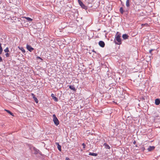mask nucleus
Listing matches in <instances>:
<instances>
[{
	"mask_svg": "<svg viewBox=\"0 0 160 160\" xmlns=\"http://www.w3.org/2000/svg\"><path fill=\"white\" fill-rule=\"evenodd\" d=\"M120 34L117 32L115 35V38L114 40V42L116 44L120 45L122 44V41L120 38Z\"/></svg>",
	"mask_w": 160,
	"mask_h": 160,
	"instance_id": "obj_1",
	"label": "nucleus"
},
{
	"mask_svg": "<svg viewBox=\"0 0 160 160\" xmlns=\"http://www.w3.org/2000/svg\"><path fill=\"white\" fill-rule=\"evenodd\" d=\"M53 121L55 125L58 126L59 124V121L55 114L53 115Z\"/></svg>",
	"mask_w": 160,
	"mask_h": 160,
	"instance_id": "obj_2",
	"label": "nucleus"
},
{
	"mask_svg": "<svg viewBox=\"0 0 160 160\" xmlns=\"http://www.w3.org/2000/svg\"><path fill=\"white\" fill-rule=\"evenodd\" d=\"M78 1L79 4L82 8L84 9H87V7L85 6L83 4L82 2L81 1V0H78Z\"/></svg>",
	"mask_w": 160,
	"mask_h": 160,
	"instance_id": "obj_3",
	"label": "nucleus"
},
{
	"mask_svg": "<svg viewBox=\"0 0 160 160\" xmlns=\"http://www.w3.org/2000/svg\"><path fill=\"white\" fill-rule=\"evenodd\" d=\"M26 48L30 52H32L34 50V48H33L28 44L27 45Z\"/></svg>",
	"mask_w": 160,
	"mask_h": 160,
	"instance_id": "obj_4",
	"label": "nucleus"
},
{
	"mask_svg": "<svg viewBox=\"0 0 160 160\" xmlns=\"http://www.w3.org/2000/svg\"><path fill=\"white\" fill-rule=\"evenodd\" d=\"M98 44L102 48L104 47L105 46L104 42L102 41H100L98 43Z\"/></svg>",
	"mask_w": 160,
	"mask_h": 160,
	"instance_id": "obj_5",
	"label": "nucleus"
},
{
	"mask_svg": "<svg viewBox=\"0 0 160 160\" xmlns=\"http://www.w3.org/2000/svg\"><path fill=\"white\" fill-rule=\"evenodd\" d=\"M33 149L34 152V153L35 154H37L39 153V150L35 148V147H33Z\"/></svg>",
	"mask_w": 160,
	"mask_h": 160,
	"instance_id": "obj_6",
	"label": "nucleus"
},
{
	"mask_svg": "<svg viewBox=\"0 0 160 160\" xmlns=\"http://www.w3.org/2000/svg\"><path fill=\"white\" fill-rule=\"evenodd\" d=\"M51 96L53 99L56 102H57L58 101V98L57 97H55L54 95L53 94H52Z\"/></svg>",
	"mask_w": 160,
	"mask_h": 160,
	"instance_id": "obj_7",
	"label": "nucleus"
},
{
	"mask_svg": "<svg viewBox=\"0 0 160 160\" xmlns=\"http://www.w3.org/2000/svg\"><path fill=\"white\" fill-rule=\"evenodd\" d=\"M32 98H33L35 101L36 102V103H38V100L37 99V98L35 97V95L33 93H32Z\"/></svg>",
	"mask_w": 160,
	"mask_h": 160,
	"instance_id": "obj_8",
	"label": "nucleus"
},
{
	"mask_svg": "<svg viewBox=\"0 0 160 160\" xmlns=\"http://www.w3.org/2000/svg\"><path fill=\"white\" fill-rule=\"evenodd\" d=\"M122 37L124 39H126L128 38L129 36L127 34H125L122 35Z\"/></svg>",
	"mask_w": 160,
	"mask_h": 160,
	"instance_id": "obj_9",
	"label": "nucleus"
},
{
	"mask_svg": "<svg viewBox=\"0 0 160 160\" xmlns=\"http://www.w3.org/2000/svg\"><path fill=\"white\" fill-rule=\"evenodd\" d=\"M155 148V147L153 146H149V148H148V150L149 151H151L154 149Z\"/></svg>",
	"mask_w": 160,
	"mask_h": 160,
	"instance_id": "obj_10",
	"label": "nucleus"
},
{
	"mask_svg": "<svg viewBox=\"0 0 160 160\" xmlns=\"http://www.w3.org/2000/svg\"><path fill=\"white\" fill-rule=\"evenodd\" d=\"M103 145L104 146L105 148L106 149H110V147L106 143H104L103 144Z\"/></svg>",
	"mask_w": 160,
	"mask_h": 160,
	"instance_id": "obj_11",
	"label": "nucleus"
},
{
	"mask_svg": "<svg viewBox=\"0 0 160 160\" xmlns=\"http://www.w3.org/2000/svg\"><path fill=\"white\" fill-rule=\"evenodd\" d=\"M69 88L70 89L73 90V91H76V89L74 86L70 85L69 86Z\"/></svg>",
	"mask_w": 160,
	"mask_h": 160,
	"instance_id": "obj_12",
	"label": "nucleus"
},
{
	"mask_svg": "<svg viewBox=\"0 0 160 160\" xmlns=\"http://www.w3.org/2000/svg\"><path fill=\"white\" fill-rule=\"evenodd\" d=\"M160 103V100L159 99H156L155 100V104L156 105H159Z\"/></svg>",
	"mask_w": 160,
	"mask_h": 160,
	"instance_id": "obj_13",
	"label": "nucleus"
},
{
	"mask_svg": "<svg viewBox=\"0 0 160 160\" xmlns=\"http://www.w3.org/2000/svg\"><path fill=\"white\" fill-rule=\"evenodd\" d=\"M4 110L6 111L8 113L10 114L12 116H14L13 114L9 110L6 109H5Z\"/></svg>",
	"mask_w": 160,
	"mask_h": 160,
	"instance_id": "obj_14",
	"label": "nucleus"
},
{
	"mask_svg": "<svg viewBox=\"0 0 160 160\" xmlns=\"http://www.w3.org/2000/svg\"><path fill=\"white\" fill-rule=\"evenodd\" d=\"M98 154L97 153H92V152H90L89 153V155L94 156H96Z\"/></svg>",
	"mask_w": 160,
	"mask_h": 160,
	"instance_id": "obj_15",
	"label": "nucleus"
},
{
	"mask_svg": "<svg viewBox=\"0 0 160 160\" xmlns=\"http://www.w3.org/2000/svg\"><path fill=\"white\" fill-rule=\"evenodd\" d=\"M126 5L128 7L129 6V0H127Z\"/></svg>",
	"mask_w": 160,
	"mask_h": 160,
	"instance_id": "obj_16",
	"label": "nucleus"
},
{
	"mask_svg": "<svg viewBox=\"0 0 160 160\" xmlns=\"http://www.w3.org/2000/svg\"><path fill=\"white\" fill-rule=\"evenodd\" d=\"M25 18L28 21H31L32 19L29 17H25Z\"/></svg>",
	"mask_w": 160,
	"mask_h": 160,
	"instance_id": "obj_17",
	"label": "nucleus"
},
{
	"mask_svg": "<svg viewBox=\"0 0 160 160\" xmlns=\"http://www.w3.org/2000/svg\"><path fill=\"white\" fill-rule=\"evenodd\" d=\"M2 52V49L1 46V44L0 43V54H1Z\"/></svg>",
	"mask_w": 160,
	"mask_h": 160,
	"instance_id": "obj_18",
	"label": "nucleus"
},
{
	"mask_svg": "<svg viewBox=\"0 0 160 160\" xmlns=\"http://www.w3.org/2000/svg\"><path fill=\"white\" fill-rule=\"evenodd\" d=\"M120 12L122 14L123 13V11L122 7H121L120 8Z\"/></svg>",
	"mask_w": 160,
	"mask_h": 160,
	"instance_id": "obj_19",
	"label": "nucleus"
},
{
	"mask_svg": "<svg viewBox=\"0 0 160 160\" xmlns=\"http://www.w3.org/2000/svg\"><path fill=\"white\" fill-rule=\"evenodd\" d=\"M58 148L59 151H61V146L60 145H58L57 146Z\"/></svg>",
	"mask_w": 160,
	"mask_h": 160,
	"instance_id": "obj_20",
	"label": "nucleus"
},
{
	"mask_svg": "<svg viewBox=\"0 0 160 160\" xmlns=\"http://www.w3.org/2000/svg\"><path fill=\"white\" fill-rule=\"evenodd\" d=\"M4 51L5 52H8L9 51L8 50V48H7L5 49L4 50Z\"/></svg>",
	"mask_w": 160,
	"mask_h": 160,
	"instance_id": "obj_21",
	"label": "nucleus"
},
{
	"mask_svg": "<svg viewBox=\"0 0 160 160\" xmlns=\"http://www.w3.org/2000/svg\"><path fill=\"white\" fill-rule=\"evenodd\" d=\"M21 50L23 52H25V51L23 48H21Z\"/></svg>",
	"mask_w": 160,
	"mask_h": 160,
	"instance_id": "obj_22",
	"label": "nucleus"
},
{
	"mask_svg": "<svg viewBox=\"0 0 160 160\" xmlns=\"http://www.w3.org/2000/svg\"><path fill=\"white\" fill-rule=\"evenodd\" d=\"M5 55L6 57H8L9 56V54L8 53H7L5 54Z\"/></svg>",
	"mask_w": 160,
	"mask_h": 160,
	"instance_id": "obj_23",
	"label": "nucleus"
},
{
	"mask_svg": "<svg viewBox=\"0 0 160 160\" xmlns=\"http://www.w3.org/2000/svg\"><path fill=\"white\" fill-rule=\"evenodd\" d=\"M82 145L83 146V148H85V146H86L85 144L84 143H83L82 144Z\"/></svg>",
	"mask_w": 160,
	"mask_h": 160,
	"instance_id": "obj_24",
	"label": "nucleus"
},
{
	"mask_svg": "<svg viewBox=\"0 0 160 160\" xmlns=\"http://www.w3.org/2000/svg\"><path fill=\"white\" fill-rule=\"evenodd\" d=\"M153 50V49H151L149 51V52L151 54L152 53V51Z\"/></svg>",
	"mask_w": 160,
	"mask_h": 160,
	"instance_id": "obj_25",
	"label": "nucleus"
},
{
	"mask_svg": "<svg viewBox=\"0 0 160 160\" xmlns=\"http://www.w3.org/2000/svg\"><path fill=\"white\" fill-rule=\"evenodd\" d=\"M2 61V58L0 56V62H1Z\"/></svg>",
	"mask_w": 160,
	"mask_h": 160,
	"instance_id": "obj_26",
	"label": "nucleus"
},
{
	"mask_svg": "<svg viewBox=\"0 0 160 160\" xmlns=\"http://www.w3.org/2000/svg\"><path fill=\"white\" fill-rule=\"evenodd\" d=\"M65 160H70L67 157L66 158Z\"/></svg>",
	"mask_w": 160,
	"mask_h": 160,
	"instance_id": "obj_27",
	"label": "nucleus"
},
{
	"mask_svg": "<svg viewBox=\"0 0 160 160\" xmlns=\"http://www.w3.org/2000/svg\"><path fill=\"white\" fill-rule=\"evenodd\" d=\"M37 58H39L40 59H41L42 60V59L40 57H37Z\"/></svg>",
	"mask_w": 160,
	"mask_h": 160,
	"instance_id": "obj_28",
	"label": "nucleus"
},
{
	"mask_svg": "<svg viewBox=\"0 0 160 160\" xmlns=\"http://www.w3.org/2000/svg\"><path fill=\"white\" fill-rule=\"evenodd\" d=\"M133 143L134 144H135L136 143V142L134 141L133 142Z\"/></svg>",
	"mask_w": 160,
	"mask_h": 160,
	"instance_id": "obj_29",
	"label": "nucleus"
},
{
	"mask_svg": "<svg viewBox=\"0 0 160 160\" xmlns=\"http://www.w3.org/2000/svg\"><path fill=\"white\" fill-rule=\"evenodd\" d=\"M56 144L58 146V145H59L58 142H56Z\"/></svg>",
	"mask_w": 160,
	"mask_h": 160,
	"instance_id": "obj_30",
	"label": "nucleus"
},
{
	"mask_svg": "<svg viewBox=\"0 0 160 160\" xmlns=\"http://www.w3.org/2000/svg\"><path fill=\"white\" fill-rule=\"evenodd\" d=\"M92 52H95V53L96 52H95L94 50H92Z\"/></svg>",
	"mask_w": 160,
	"mask_h": 160,
	"instance_id": "obj_31",
	"label": "nucleus"
},
{
	"mask_svg": "<svg viewBox=\"0 0 160 160\" xmlns=\"http://www.w3.org/2000/svg\"><path fill=\"white\" fill-rule=\"evenodd\" d=\"M145 24L147 25V24L146 23V24H145ZM144 25V24H142V25Z\"/></svg>",
	"mask_w": 160,
	"mask_h": 160,
	"instance_id": "obj_32",
	"label": "nucleus"
}]
</instances>
